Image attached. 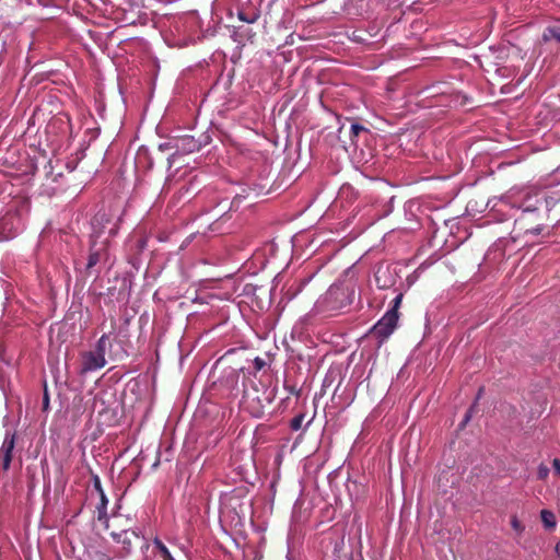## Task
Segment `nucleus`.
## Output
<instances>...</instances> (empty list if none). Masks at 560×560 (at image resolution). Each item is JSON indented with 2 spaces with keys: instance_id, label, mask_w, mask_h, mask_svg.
Segmentation results:
<instances>
[{
  "instance_id": "c85d7f7f",
  "label": "nucleus",
  "mask_w": 560,
  "mask_h": 560,
  "mask_svg": "<svg viewBox=\"0 0 560 560\" xmlns=\"http://www.w3.org/2000/svg\"><path fill=\"white\" fill-rule=\"evenodd\" d=\"M35 118V109L32 110L28 121L31 122Z\"/></svg>"
},
{
  "instance_id": "c756f323",
  "label": "nucleus",
  "mask_w": 560,
  "mask_h": 560,
  "mask_svg": "<svg viewBox=\"0 0 560 560\" xmlns=\"http://www.w3.org/2000/svg\"><path fill=\"white\" fill-rule=\"evenodd\" d=\"M253 36H254V34H252V32H250V31H247V32H246V37H247L248 39H249V38H252Z\"/></svg>"
},
{
  "instance_id": "0eeeda50",
  "label": "nucleus",
  "mask_w": 560,
  "mask_h": 560,
  "mask_svg": "<svg viewBox=\"0 0 560 560\" xmlns=\"http://www.w3.org/2000/svg\"><path fill=\"white\" fill-rule=\"evenodd\" d=\"M106 365L105 357L97 354L93 350L85 351L81 354L80 373L86 374L100 370Z\"/></svg>"
},
{
  "instance_id": "473e14b6",
  "label": "nucleus",
  "mask_w": 560,
  "mask_h": 560,
  "mask_svg": "<svg viewBox=\"0 0 560 560\" xmlns=\"http://www.w3.org/2000/svg\"><path fill=\"white\" fill-rule=\"evenodd\" d=\"M481 393H482V388H480V389H479V393H478V395H477V399H479V398H480Z\"/></svg>"
},
{
  "instance_id": "423d86ee",
  "label": "nucleus",
  "mask_w": 560,
  "mask_h": 560,
  "mask_svg": "<svg viewBox=\"0 0 560 560\" xmlns=\"http://www.w3.org/2000/svg\"><path fill=\"white\" fill-rule=\"evenodd\" d=\"M107 257H108L107 244L102 243L100 246H97L96 242L92 241L91 246H90L88 264L85 267L86 273L90 276L93 275L94 267L100 262L106 261Z\"/></svg>"
},
{
  "instance_id": "4be33fe9",
  "label": "nucleus",
  "mask_w": 560,
  "mask_h": 560,
  "mask_svg": "<svg viewBox=\"0 0 560 560\" xmlns=\"http://www.w3.org/2000/svg\"><path fill=\"white\" fill-rule=\"evenodd\" d=\"M475 407H476V402L468 409V411L466 412L465 417H464V420L460 424L462 428H464L467 422L470 420L471 416H472V412L475 410Z\"/></svg>"
},
{
  "instance_id": "2eb2a0df",
  "label": "nucleus",
  "mask_w": 560,
  "mask_h": 560,
  "mask_svg": "<svg viewBox=\"0 0 560 560\" xmlns=\"http://www.w3.org/2000/svg\"><path fill=\"white\" fill-rule=\"evenodd\" d=\"M153 545L158 552L160 553V556L163 558V560H174L167 547L159 538H155L153 540Z\"/></svg>"
},
{
  "instance_id": "393cba45",
  "label": "nucleus",
  "mask_w": 560,
  "mask_h": 560,
  "mask_svg": "<svg viewBox=\"0 0 560 560\" xmlns=\"http://www.w3.org/2000/svg\"><path fill=\"white\" fill-rule=\"evenodd\" d=\"M238 19L246 22V23H254L257 20V16H254L252 19L247 18L243 12L238 13Z\"/></svg>"
},
{
  "instance_id": "f03ea898",
  "label": "nucleus",
  "mask_w": 560,
  "mask_h": 560,
  "mask_svg": "<svg viewBox=\"0 0 560 560\" xmlns=\"http://www.w3.org/2000/svg\"><path fill=\"white\" fill-rule=\"evenodd\" d=\"M110 536L117 542L122 545L121 557L129 556L135 548L148 549L149 545L144 537L140 536L132 529H120L119 532L115 528L112 529Z\"/></svg>"
},
{
  "instance_id": "9b49d317",
  "label": "nucleus",
  "mask_w": 560,
  "mask_h": 560,
  "mask_svg": "<svg viewBox=\"0 0 560 560\" xmlns=\"http://www.w3.org/2000/svg\"><path fill=\"white\" fill-rule=\"evenodd\" d=\"M100 498V502L96 504L95 506V511H96V514H97V521L102 522V523H107V504H108V500H107V497L105 493H101L98 495Z\"/></svg>"
},
{
  "instance_id": "f257e3e1",
  "label": "nucleus",
  "mask_w": 560,
  "mask_h": 560,
  "mask_svg": "<svg viewBox=\"0 0 560 560\" xmlns=\"http://www.w3.org/2000/svg\"><path fill=\"white\" fill-rule=\"evenodd\" d=\"M560 202V192L535 191L527 194L522 202V213L514 222L515 237L539 235L549 220L551 209Z\"/></svg>"
},
{
  "instance_id": "5701e85b",
  "label": "nucleus",
  "mask_w": 560,
  "mask_h": 560,
  "mask_svg": "<svg viewBox=\"0 0 560 560\" xmlns=\"http://www.w3.org/2000/svg\"><path fill=\"white\" fill-rule=\"evenodd\" d=\"M265 365H266V362H265L264 359H261L259 357L255 358V360H254V368H255L256 371L262 370Z\"/></svg>"
},
{
  "instance_id": "9d476101",
  "label": "nucleus",
  "mask_w": 560,
  "mask_h": 560,
  "mask_svg": "<svg viewBox=\"0 0 560 560\" xmlns=\"http://www.w3.org/2000/svg\"><path fill=\"white\" fill-rule=\"evenodd\" d=\"M105 524V528L110 533L113 528L116 530L120 529H131L129 526V520L125 518L122 515H113L112 521L107 517V523Z\"/></svg>"
},
{
  "instance_id": "6e6552de",
  "label": "nucleus",
  "mask_w": 560,
  "mask_h": 560,
  "mask_svg": "<svg viewBox=\"0 0 560 560\" xmlns=\"http://www.w3.org/2000/svg\"><path fill=\"white\" fill-rule=\"evenodd\" d=\"M14 445V435H7L0 448V467H2L3 470L9 469L10 467Z\"/></svg>"
},
{
  "instance_id": "ddd939ff",
  "label": "nucleus",
  "mask_w": 560,
  "mask_h": 560,
  "mask_svg": "<svg viewBox=\"0 0 560 560\" xmlns=\"http://www.w3.org/2000/svg\"><path fill=\"white\" fill-rule=\"evenodd\" d=\"M542 39L545 42L555 39L560 44V24L548 26L542 34Z\"/></svg>"
},
{
  "instance_id": "b1692460",
  "label": "nucleus",
  "mask_w": 560,
  "mask_h": 560,
  "mask_svg": "<svg viewBox=\"0 0 560 560\" xmlns=\"http://www.w3.org/2000/svg\"><path fill=\"white\" fill-rule=\"evenodd\" d=\"M49 407V396L47 393V388L45 387L44 396H43V410L46 411Z\"/></svg>"
},
{
  "instance_id": "a878e982",
  "label": "nucleus",
  "mask_w": 560,
  "mask_h": 560,
  "mask_svg": "<svg viewBox=\"0 0 560 560\" xmlns=\"http://www.w3.org/2000/svg\"><path fill=\"white\" fill-rule=\"evenodd\" d=\"M552 467H553L556 474H558L560 476V459L559 458H555L552 460Z\"/></svg>"
},
{
  "instance_id": "f3484780",
  "label": "nucleus",
  "mask_w": 560,
  "mask_h": 560,
  "mask_svg": "<svg viewBox=\"0 0 560 560\" xmlns=\"http://www.w3.org/2000/svg\"><path fill=\"white\" fill-rule=\"evenodd\" d=\"M304 413H299L295 417H293L290 421V428L293 431H298L302 428V423L304 421Z\"/></svg>"
},
{
  "instance_id": "4468645a",
  "label": "nucleus",
  "mask_w": 560,
  "mask_h": 560,
  "mask_svg": "<svg viewBox=\"0 0 560 560\" xmlns=\"http://www.w3.org/2000/svg\"><path fill=\"white\" fill-rule=\"evenodd\" d=\"M540 518L542 524L546 528H553L556 527V516L555 514L549 510H541L540 512Z\"/></svg>"
},
{
  "instance_id": "1a4fd4ad",
  "label": "nucleus",
  "mask_w": 560,
  "mask_h": 560,
  "mask_svg": "<svg viewBox=\"0 0 560 560\" xmlns=\"http://www.w3.org/2000/svg\"><path fill=\"white\" fill-rule=\"evenodd\" d=\"M176 148L184 153H192L200 150L201 142L196 140L192 136H184L177 141Z\"/></svg>"
},
{
  "instance_id": "72a5a7b5",
  "label": "nucleus",
  "mask_w": 560,
  "mask_h": 560,
  "mask_svg": "<svg viewBox=\"0 0 560 560\" xmlns=\"http://www.w3.org/2000/svg\"><path fill=\"white\" fill-rule=\"evenodd\" d=\"M261 413H262L261 411H257V412H255L254 415H255L256 417H260V416H261Z\"/></svg>"
},
{
  "instance_id": "2f4dec72",
  "label": "nucleus",
  "mask_w": 560,
  "mask_h": 560,
  "mask_svg": "<svg viewBox=\"0 0 560 560\" xmlns=\"http://www.w3.org/2000/svg\"><path fill=\"white\" fill-rule=\"evenodd\" d=\"M25 558H26V560H32L31 553L28 552L27 555H25Z\"/></svg>"
},
{
  "instance_id": "a211bd4d",
  "label": "nucleus",
  "mask_w": 560,
  "mask_h": 560,
  "mask_svg": "<svg viewBox=\"0 0 560 560\" xmlns=\"http://www.w3.org/2000/svg\"><path fill=\"white\" fill-rule=\"evenodd\" d=\"M366 131V128L359 124H352L350 127V137L351 142L355 143V138L359 136L360 132Z\"/></svg>"
},
{
  "instance_id": "aec40b11",
  "label": "nucleus",
  "mask_w": 560,
  "mask_h": 560,
  "mask_svg": "<svg viewBox=\"0 0 560 560\" xmlns=\"http://www.w3.org/2000/svg\"><path fill=\"white\" fill-rule=\"evenodd\" d=\"M548 474H549V468L545 465H540L538 467V471H537V476H538V479H546L548 477Z\"/></svg>"
},
{
  "instance_id": "412c9836",
  "label": "nucleus",
  "mask_w": 560,
  "mask_h": 560,
  "mask_svg": "<svg viewBox=\"0 0 560 560\" xmlns=\"http://www.w3.org/2000/svg\"><path fill=\"white\" fill-rule=\"evenodd\" d=\"M511 526L516 532L521 533L524 530V526L522 525V523L518 521V518L516 516H512Z\"/></svg>"
},
{
  "instance_id": "f704fd0d",
  "label": "nucleus",
  "mask_w": 560,
  "mask_h": 560,
  "mask_svg": "<svg viewBox=\"0 0 560 560\" xmlns=\"http://www.w3.org/2000/svg\"><path fill=\"white\" fill-rule=\"evenodd\" d=\"M55 124H56V122H50V124L48 125V128L54 127V126H55Z\"/></svg>"
},
{
  "instance_id": "7c9ffc66",
  "label": "nucleus",
  "mask_w": 560,
  "mask_h": 560,
  "mask_svg": "<svg viewBox=\"0 0 560 560\" xmlns=\"http://www.w3.org/2000/svg\"><path fill=\"white\" fill-rule=\"evenodd\" d=\"M342 132H343V126L339 128V137H341Z\"/></svg>"
},
{
  "instance_id": "f8f14e48",
  "label": "nucleus",
  "mask_w": 560,
  "mask_h": 560,
  "mask_svg": "<svg viewBox=\"0 0 560 560\" xmlns=\"http://www.w3.org/2000/svg\"><path fill=\"white\" fill-rule=\"evenodd\" d=\"M110 348H112V343L109 341L108 335L104 334L97 340L93 351L96 352L97 354L105 357L106 351Z\"/></svg>"
},
{
  "instance_id": "6ab92c4d",
  "label": "nucleus",
  "mask_w": 560,
  "mask_h": 560,
  "mask_svg": "<svg viewBox=\"0 0 560 560\" xmlns=\"http://www.w3.org/2000/svg\"><path fill=\"white\" fill-rule=\"evenodd\" d=\"M93 481V490L100 495L101 493H105L101 483V479L97 475L92 476Z\"/></svg>"
},
{
  "instance_id": "20e7f679",
  "label": "nucleus",
  "mask_w": 560,
  "mask_h": 560,
  "mask_svg": "<svg viewBox=\"0 0 560 560\" xmlns=\"http://www.w3.org/2000/svg\"><path fill=\"white\" fill-rule=\"evenodd\" d=\"M40 160H43L42 163H44V172H45L46 182H51V183L57 182V179L62 176L61 170H59L58 172L55 173V167L59 164V160H56L57 165H54V161L51 158L48 156L47 152L40 151L37 149V158H36L37 165L40 163ZM47 186H48V183L42 184V187H43L42 194H47L48 196H52L54 194H56L57 188L51 187V188L46 189Z\"/></svg>"
},
{
  "instance_id": "dca6fc26",
  "label": "nucleus",
  "mask_w": 560,
  "mask_h": 560,
  "mask_svg": "<svg viewBox=\"0 0 560 560\" xmlns=\"http://www.w3.org/2000/svg\"><path fill=\"white\" fill-rule=\"evenodd\" d=\"M402 293H399L392 302V306L386 312V313H392L394 315H399V307L401 305V302H402Z\"/></svg>"
},
{
  "instance_id": "bb28decb",
  "label": "nucleus",
  "mask_w": 560,
  "mask_h": 560,
  "mask_svg": "<svg viewBox=\"0 0 560 560\" xmlns=\"http://www.w3.org/2000/svg\"><path fill=\"white\" fill-rule=\"evenodd\" d=\"M37 3H39L44 7H49L51 3V0H37Z\"/></svg>"
},
{
  "instance_id": "39448f33",
  "label": "nucleus",
  "mask_w": 560,
  "mask_h": 560,
  "mask_svg": "<svg viewBox=\"0 0 560 560\" xmlns=\"http://www.w3.org/2000/svg\"><path fill=\"white\" fill-rule=\"evenodd\" d=\"M399 315L385 313L383 317L372 327L371 334L383 343L396 329Z\"/></svg>"
},
{
  "instance_id": "cd10ccee",
  "label": "nucleus",
  "mask_w": 560,
  "mask_h": 560,
  "mask_svg": "<svg viewBox=\"0 0 560 560\" xmlns=\"http://www.w3.org/2000/svg\"><path fill=\"white\" fill-rule=\"evenodd\" d=\"M27 77H28V73L23 78V85H25L26 81H28V83H32L33 79L35 78V77H32L28 79Z\"/></svg>"
},
{
  "instance_id": "7ed1b4c3",
  "label": "nucleus",
  "mask_w": 560,
  "mask_h": 560,
  "mask_svg": "<svg viewBox=\"0 0 560 560\" xmlns=\"http://www.w3.org/2000/svg\"><path fill=\"white\" fill-rule=\"evenodd\" d=\"M354 298V290L342 284H332L325 296V303L330 311H339L350 305Z\"/></svg>"
}]
</instances>
